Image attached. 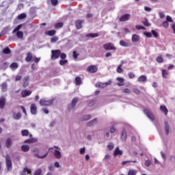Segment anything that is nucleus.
I'll return each mask as SVG.
<instances>
[{
  "mask_svg": "<svg viewBox=\"0 0 175 175\" xmlns=\"http://www.w3.org/2000/svg\"><path fill=\"white\" fill-rule=\"evenodd\" d=\"M54 100H47L46 98H41L40 100V106H44V107H46V106H51V105H53Z\"/></svg>",
  "mask_w": 175,
  "mask_h": 175,
  "instance_id": "obj_1",
  "label": "nucleus"
},
{
  "mask_svg": "<svg viewBox=\"0 0 175 175\" xmlns=\"http://www.w3.org/2000/svg\"><path fill=\"white\" fill-rule=\"evenodd\" d=\"M32 152H35L34 157H37V158H40V159H43V158H46L47 155H49V152H46L44 155L39 154V148H33Z\"/></svg>",
  "mask_w": 175,
  "mask_h": 175,
  "instance_id": "obj_2",
  "label": "nucleus"
},
{
  "mask_svg": "<svg viewBox=\"0 0 175 175\" xmlns=\"http://www.w3.org/2000/svg\"><path fill=\"white\" fill-rule=\"evenodd\" d=\"M59 55H61V50L57 49L51 51V59H58V58H59Z\"/></svg>",
  "mask_w": 175,
  "mask_h": 175,
  "instance_id": "obj_3",
  "label": "nucleus"
},
{
  "mask_svg": "<svg viewBox=\"0 0 175 175\" xmlns=\"http://www.w3.org/2000/svg\"><path fill=\"white\" fill-rule=\"evenodd\" d=\"M77 102H79L78 97H75L72 99L71 104H69L68 106V111H72V110H74V109L76 107Z\"/></svg>",
  "mask_w": 175,
  "mask_h": 175,
  "instance_id": "obj_4",
  "label": "nucleus"
},
{
  "mask_svg": "<svg viewBox=\"0 0 175 175\" xmlns=\"http://www.w3.org/2000/svg\"><path fill=\"white\" fill-rule=\"evenodd\" d=\"M111 83H112L111 80H109L106 83L97 82L95 84V87H96V88H106V87H107V85H111Z\"/></svg>",
  "mask_w": 175,
  "mask_h": 175,
  "instance_id": "obj_5",
  "label": "nucleus"
},
{
  "mask_svg": "<svg viewBox=\"0 0 175 175\" xmlns=\"http://www.w3.org/2000/svg\"><path fill=\"white\" fill-rule=\"evenodd\" d=\"M104 50L111 51V50H117V47L114 46V44L111 42H107L103 45Z\"/></svg>",
  "mask_w": 175,
  "mask_h": 175,
  "instance_id": "obj_6",
  "label": "nucleus"
},
{
  "mask_svg": "<svg viewBox=\"0 0 175 175\" xmlns=\"http://www.w3.org/2000/svg\"><path fill=\"white\" fill-rule=\"evenodd\" d=\"M22 81H23L22 85L23 88H27V87L29 85V75L25 76L23 79Z\"/></svg>",
  "mask_w": 175,
  "mask_h": 175,
  "instance_id": "obj_7",
  "label": "nucleus"
},
{
  "mask_svg": "<svg viewBox=\"0 0 175 175\" xmlns=\"http://www.w3.org/2000/svg\"><path fill=\"white\" fill-rule=\"evenodd\" d=\"M87 72L89 73H96L98 72V67L94 65H90L88 67Z\"/></svg>",
  "mask_w": 175,
  "mask_h": 175,
  "instance_id": "obj_8",
  "label": "nucleus"
},
{
  "mask_svg": "<svg viewBox=\"0 0 175 175\" xmlns=\"http://www.w3.org/2000/svg\"><path fill=\"white\" fill-rule=\"evenodd\" d=\"M144 114L148 116V118H150V121L154 122V115L148 109L143 110Z\"/></svg>",
  "mask_w": 175,
  "mask_h": 175,
  "instance_id": "obj_9",
  "label": "nucleus"
},
{
  "mask_svg": "<svg viewBox=\"0 0 175 175\" xmlns=\"http://www.w3.org/2000/svg\"><path fill=\"white\" fill-rule=\"evenodd\" d=\"M5 162H6V166L8 169H11L12 167V159L10 158V156L9 154H6L5 156Z\"/></svg>",
  "mask_w": 175,
  "mask_h": 175,
  "instance_id": "obj_10",
  "label": "nucleus"
},
{
  "mask_svg": "<svg viewBox=\"0 0 175 175\" xmlns=\"http://www.w3.org/2000/svg\"><path fill=\"white\" fill-rule=\"evenodd\" d=\"M6 106V98L5 96L0 97V109L2 110Z\"/></svg>",
  "mask_w": 175,
  "mask_h": 175,
  "instance_id": "obj_11",
  "label": "nucleus"
},
{
  "mask_svg": "<svg viewBox=\"0 0 175 175\" xmlns=\"http://www.w3.org/2000/svg\"><path fill=\"white\" fill-rule=\"evenodd\" d=\"M31 94H32V91L24 90H22L21 95L22 98H27V96H29Z\"/></svg>",
  "mask_w": 175,
  "mask_h": 175,
  "instance_id": "obj_12",
  "label": "nucleus"
},
{
  "mask_svg": "<svg viewBox=\"0 0 175 175\" xmlns=\"http://www.w3.org/2000/svg\"><path fill=\"white\" fill-rule=\"evenodd\" d=\"M129 18H131V14H125L123 16H122L119 20L120 22H125V21H128V20H129Z\"/></svg>",
  "mask_w": 175,
  "mask_h": 175,
  "instance_id": "obj_13",
  "label": "nucleus"
},
{
  "mask_svg": "<svg viewBox=\"0 0 175 175\" xmlns=\"http://www.w3.org/2000/svg\"><path fill=\"white\" fill-rule=\"evenodd\" d=\"M36 110H38V107L36 106V105L31 104L30 107V111L31 114H36V113H38Z\"/></svg>",
  "mask_w": 175,
  "mask_h": 175,
  "instance_id": "obj_14",
  "label": "nucleus"
},
{
  "mask_svg": "<svg viewBox=\"0 0 175 175\" xmlns=\"http://www.w3.org/2000/svg\"><path fill=\"white\" fill-rule=\"evenodd\" d=\"M139 41H140V36H139V35L133 34L132 36L131 42H133V43H136Z\"/></svg>",
  "mask_w": 175,
  "mask_h": 175,
  "instance_id": "obj_15",
  "label": "nucleus"
},
{
  "mask_svg": "<svg viewBox=\"0 0 175 175\" xmlns=\"http://www.w3.org/2000/svg\"><path fill=\"white\" fill-rule=\"evenodd\" d=\"M32 173V171L31 169H29L28 167H25L22 172L21 173V175H27V174H31Z\"/></svg>",
  "mask_w": 175,
  "mask_h": 175,
  "instance_id": "obj_16",
  "label": "nucleus"
},
{
  "mask_svg": "<svg viewBox=\"0 0 175 175\" xmlns=\"http://www.w3.org/2000/svg\"><path fill=\"white\" fill-rule=\"evenodd\" d=\"M13 146V142H12V138H7L5 141V146L7 148H10Z\"/></svg>",
  "mask_w": 175,
  "mask_h": 175,
  "instance_id": "obj_17",
  "label": "nucleus"
},
{
  "mask_svg": "<svg viewBox=\"0 0 175 175\" xmlns=\"http://www.w3.org/2000/svg\"><path fill=\"white\" fill-rule=\"evenodd\" d=\"M75 27L77 29H81L83 28V21L78 20L75 22Z\"/></svg>",
  "mask_w": 175,
  "mask_h": 175,
  "instance_id": "obj_18",
  "label": "nucleus"
},
{
  "mask_svg": "<svg viewBox=\"0 0 175 175\" xmlns=\"http://www.w3.org/2000/svg\"><path fill=\"white\" fill-rule=\"evenodd\" d=\"M53 155L56 159H61V158H62V154H61V152H59V150H55Z\"/></svg>",
  "mask_w": 175,
  "mask_h": 175,
  "instance_id": "obj_19",
  "label": "nucleus"
},
{
  "mask_svg": "<svg viewBox=\"0 0 175 175\" xmlns=\"http://www.w3.org/2000/svg\"><path fill=\"white\" fill-rule=\"evenodd\" d=\"M122 150H120L119 147H116L113 153L114 157H117V155H122Z\"/></svg>",
  "mask_w": 175,
  "mask_h": 175,
  "instance_id": "obj_20",
  "label": "nucleus"
},
{
  "mask_svg": "<svg viewBox=\"0 0 175 175\" xmlns=\"http://www.w3.org/2000/svg\"><path fill=\"white\" fill-rule=\"evenodd\" d=\"M160 110L162 111V113H164L165 116H167V113H169V110L165 105H161L160 106Z\"/></svg>",
  "mask_w": 175,
  "mask_h": 175,
  "instance_id": "obj_21",
  "label": "nucleus"
},
{
  "mask_svg": "<svg viewBox=\"0 0 175 175\" xmlns=\"http://www.w3.org/2000/svg\"><path fill=\"white\" fill-rule=\"evenodd\" d=\"M32 58H33V56L32 55V53L31 52H28L27 53V56L25 57V61L27 62H31V61H32Z\"/></svg>",
  "mask_w": 175,
  "mask_h": 175,
  "instance_id": "obj_22",
  "label": "nucleus"
},
{
  "mask_svg": "<svg viewBox=\"0 0 175 175\" xmlns=\"http://www.w3.org/2000/svg\"><path fill=\"white\" fill-rule=\"evenodd\" d=\"M44 33L47 36H54V35L57 33V31L55 30H49V31H46Z\"/></svg>",
  "mask_w": 175,
  "mask_h": 175,
  "instance_id": "obj_23",
  "label": "nucleus"
},
{
  "mask_svg": "<svg viewBox=\"0 0 175 175\" xmlns=\"http://www.w3.org/2000/svg\"><path fill=\"white\" fill-rule=\"evenodd\" d=\"M120 139H121L122 142L126 141V131H125V129H123L122 131V135H121Z\"/></svg>",
  "mask_w": 175,
  "mask_h": 175,
  "instance_id": "obj_24",
  "label": "nucleus"
},
{
  "mask_svg": "<svg viewBox=\"0 0 175 175\" xmlns=\"http://www.w3.org/2000/svg\"><path fill=\"white\" fill-rule=\"evenodd\" d=\"M137 81L139 83H144V81H147V76L146 75H141L138 77Z\"/></svg>",
  "mask_w": 175,
  "mask_h": 175,
  "instance_id": "obj_25",
  "label": "nucleus"
},
{
  "mask_svg": "<svg viewBox=\"0 0 175 175\" xmlns=\"http://www.w3.org/2000/svg\"><path fill=\"white\" fill-rule=\"evenodd\" d=\"M98 122V119L94 118L92 120H90L89 122L87 124V126H94V124H96Z\"/></svg>",
  "mask_w": 175,
  "mask_h": 175,
  "instance_id": "obj_26",
  "label": "nucleus"
},
{
  "mask_svg": "<svg viewBox=\"0 0 175 175\" xmlns=\"http://www.w3.org/2000/svg\"><path fill=\"white\" fill-rule=\"evenodd\" d=\"M165 131L167 135L170 133V127H169V122H165Z\"/></svg>",
  "mask_w": 175,
  "mask_h": 175,
  "instance_id": "obj_27",
  "label": "nucleus"
},
{
  "mask_svg": "<svg viewBox=\"0 0 175 175\" xmlns=\"http://www.w3.org/2000/svg\"><path fill=\"white\" fill-rule=\"evenodd\" d=\"M1 91L3 92H6L8 91V83L3 82L1 84Z\"/></svg>",
  "mask_w": 175,
  "mask_h": 175,
  "instance_id": "obj_28",
  "label": "nucleus"
},
{
  "mask_svg": "<svg viewBox=\"0 0 175 175\" xmlns=\"http://www.w3.org/2000/svg\"><path fill=\"white\" fill-rule=\"evenodd\" d=\"M120 46H122V47H131V44L126 42L124 40H120Z\"/></svg>",
  "mask_w": 175,
  "mask_h": 175,
  "instance_id": "obj_29",
  "label": "nucleus"
},
{
  "mask_svg": "<svg viewBox=\"0 0 175 175\" xmlns=\"http://www.w3.org/2000/svg\"><path fill=\"white\" fill-rule=\"evenodd\" d=\"M10 68L12 70H16V69L18 68V64H17V62H14L10 64Z\"/></svg>",
  "mask_w": 175,
  "mask_h": 175,
  "instance_id": "obj_30",
  "label": "nucleus"
},
{
  "mask_svg": "<svg viewBox=\"0 0 175 175\" xmlns=\"http://www.w3.org/2000/svg\"><path fill=\"white\" fill-rule=\"evenodd\" d=\"M21 150L23 152H28L29 151V146L28 145H23L21 146Z\"/></svg>",
  "mask_w": 175,
  "mask_h": 175,
  "instance_id": "obj_31",
  "label": "nucleus"
},
{
  "mask_svg": "<svg viewBox=\"0 0 175 175\" xmlns=\"http://www.w3.org/2000/svg\"><path fill=\"white\" fill-rule=\"evenodd\" d=\"M117 80L118 81H120V83H117V85H118V87H122V85H124V83H124V78L118 77Z\"/></svg>",
  "mask_w": 175,
  "mask_h": 175,
  "instance_id": "obj_32",
  "label": "nucleus"
},
{
  "mask_svg": "<svg viewBox=\"0 0 175 175\" xmlns=\"http://www.w3.org/2000/svg\"><path fill=\"white\" fill-rule=\"evenodd\" d=\"M13 118H14V120H20V118H21V113L20 112H18L17 113H14Z\"/></svg>",
  "mask_w": 175,
  "mask_h": 175,
  "instance_id": "obj_33",
  "label": "nucleus"
},
{
  "mask_svg": "<svg viewBox=\"0 0 175 175\" xmlns=\"http://www.w3.org/2000/svg\"><path fill=\"white\" fill-rule=\"evenodd\" d=\"M16 38L18 39H23L24 38V33L23 31H16Z\"/></svg>",
  "mask_w": 175,
  "mask_h": 175,
  "instance_id": "obj_34",
  "label": "nucleus"
},
{
  "mask_svg": "<svg viewBox=\"0 0 175 175\" xmlns=\"http://www.w3.org/2000/svg\"><path fill=\"white\" fill-rule=\"evenodd\" d=\"M167 76H169V72L166 70H162V77L163 79H167Z\"/></svg>",
  "mask_w": 175,
  "mask_h": 175,
  "instance_id": "obj_35",
  "label": "nucleus"
},
{
  "mask_svg": "<svg viewBox=\"0 0 175 175\" xmlns=\"http://www.w3.org/2000/svg\"><path fill=\"white\" fill-rule=\"evenodd\" d=\"M98 36H99V33H88L86 37L87 38H98Z\"/></svg>",
  "mask_w": 175,
  "mask_h": 175,
  "instance_id": "obj_36",
  "label": "nucleus"
},
{
  "mask_svg": "<svg viewBox=\"0 0 175 175\" xmlns=\"http://www.w3.org/2000/svg\"><path fill=\"white\" fill-rule=\"evenodd\" d=\"M122 65H124V62H122V64H120L118 66L117 70H116V72H117L118 73H122V71H123V70H122Z\"/></svg>",
  "mask_w": 175,
  "mask_h": 175,
  "instance_id": "obj_37",
  "label": "nucleus"
},
{
  "mask_svg": "<svg viewBox=\"0 0 175 175\" xmlns=\"http://www.w3.org/2000/svg\"><path fill=\"white\" fill-rule=\"evenodd\" d=\"M36 139L34 138L28 139L24 141V143H27L28 144H31V143H35Z\"/></svg>",
  "mask_w": 175,
  "mask_h": 175,
  "instance_id": "obj_38",
  "label": "nucleus"
},
{
  "mask_svg": "<svg viewBox=\"0 0 175 175\" xmlns=\"http://www.w3.org/2000/svg\"><path fill=\"white\" fill-rule=\"evenodd\" d=\"M23 27V25H18L13 31L12 33H16V32L20 31V29Z\"/></svg>",
  "mask_w": 175,
  "mask_h": 175,
  "instance_id": "obj_39",
  "label": "nucleus"
},
{
  "mask_svg": "<svg viewBox=\"0 0 175 175\" xmlns=\"http://www.w3.org/2000/svg\"><path fill=\"white\" fill-rule=\"evenodd\" d=\"M76 85H80L81 84V78L80 77H77L75 78Z\"/></svg>",
  "mask_w": 175,
  "mask_h": 175,
  "instance_id": "obj_40",
  "label": "nucleus"
},
{
  "mask_svg": "<svg viewBox=\"0 0 175 175\" xmlns=\"http://www.w3.org/2000/svg\"><path fill=\"white\" fill-rule=\"evenodd\" d=\"M62 27H64V23H57L54 25V27L56 29H59L60 28H62Z\"/></svg>",
  "mask_w": 175,
  "mask_h": 175,
  "instance_id": "obj_41",
  "label": "nucleus"
},
{
  "mask_svg": "<svg viewBox=\"0 0 175 175\" xmlns=\"http://www.w3.org/2000/svg\"><path fill=\"white\" fill-rule=\"evenodd\" d=\"M143 25H144L145 27H150L151 24L150 22H148V19L145 18V21L142 22Z\"/></svg>",
  "mask_w": 175,
  "mask_h": 175,
  "instance_id": "obj_42",
  "label": "nucleus"
},
{
  "mask_svg": "<svg viewBox=\"0 0 175 175\" xmlns=\"http://www.w3.org/2000/svg\"><path fill=\"white\" fill-rule=\"evenodd\" d=\"M11 53H12V51L10 50V49H9V47H5L3 50V54H10Z\"/></svg>",
  "mask_w": 175,
  "mask_h": 175,
  "instance_id": "obj_43",
  "label": "nucleus"
},
{
  "mask_svg": "<svg viewBox=\"0 0 175 175\" xmlns=\"http://www.w3.org/2000/svg\"><path fill=\"white\" fill-rule=\"evenodd\" d=\"M21 135L22 136H28V135H29V131L27 129L22 130Z\"/></svg>",
  "mask_w": 175,
  "mask_h": 175,
  "instance_id": "obj_44",
  "label": "nucleus"
},
{
  "mask_svg": "<svg viewBox=\"0 0 175 175\" xmlns=\"http://www.w3.org/2000/svg\"><path fill=\"white\" fill-rule=\"evenodd\" d=\"M156 61L159 64H162V62H163V57H162L161 55H159V57H157Z\"/></svg>",
  "mask_w": 175,
  "mask_h": 175,
  "instance_id": "obj_45",
  "label": "nucleus"
},
{
  "mask_svg": "<svg viewBox=\"0 0 175 175\" xmlns=\"http://www.w3.org/2000/svg\"><path fill=\"white\" fill-rule=\"evenodd\" d=\"M109 151H112V150L114 148V144L113 143H109L107 146Z\"/></svg>",
  "mask_w": 175,
  "mask_h": 175,
  "instance_id": "obj_46",
  "label": "nucleus"
},
{
  "mask_svg": "<svg viewBox=\"0 0 175 175\" xmlns=\"http://www.w3.org/2000/svg\"><path fill=\"white\" fill-rule=\"evenodd\" d=\"M137 174V171L136 170H130L128 172V175H135Z\"/></svg>",
  "mask_w": 175,
  "mask_h": 175,
  "instance_id": "obj_47",
  "label": "nucleus"
},
{
  "mask_svg": "<svg viewBox=\"0 0 175 175\" xmlns=\"http://www.w3.org/2000/svg\"><path fill=\"white\" fill-rule=\"evenodd\" d=\"M25 17H27V14H25V13L20 14L18 16V20H23V19L25 18Z\"/></svg>",
  "mask_w": 175,
  "mask_h": 175,
  "instance_id": "obj_48",
  "label": "nucleus"
},
{
  "mask_svg": "<svg viewBox=\"0 0 175 175\" xmlns=\"http://www.w3.org/2000/svg\"><path fill=\"white\" fill-rule=\"evenodd\" d=\"M88 120H91V115L83 116L82 121H88Z\"/></svg>",
  "mask_w": 175,
  "mask_h": 175,
  "instance_id": "obj_49",
  "label": "nucleus"
},
{
  "mask_svg": "<svg viewBox=\"0 0 175 175\" xmlns=\"http://www.w3.org/2000/svg\"><path fill=\"white\" fill-rule=\"evenodd\" d=\"M55 42H58V37L57 36H53L51 38V43H55Z\"/></svg>",
  "mask_w": 175,
  "mask_h": 175,
  "instance_id": "obj_50",
  "label": "nucleus"
},
{
  "mask_svg": "<svg viewBox=\"0 0 175 175\" xmlns=\"http://www.w3.org/2000/svg\"><path fill=\"white\" fill-rule=\"evenodd\" d=\"M95 105V101L94 100H90L88 104V106H89V107H92V106Z\"/></svg>",
  "mask_w": 175,
  "mask_h": 175,
  "instance_id": "obj_51",
  "label": "nucleus"
},
{
  "mask_svg": "<svg viewBox=\"0 0 175 175\" xmlns=\"http://www.w3.org/2000/svg\"><path fill=\"white\" fill-rule=\"evenodd\" d=\"M66 64H68V59H61L59 61V65H61L62 66H64V65H65Z\"/></svg>",
  "mask_w": 175,
  "mask_h": 175,
  "instance_id": "obj_52",
  "label": "nucleus"
},
{
  "mask_svg": "<svg viewBox=\"0 0 175 175\" xmlns=\"http://www.w3.org/2000/svg\"><path fill=\"white\" fill-rule=\"evenodd\" d=\"M33 61L35 62V64H39V62L40 61V57H36V56H34L33 57Z\"/></svg>",
  "mask_w": 175,
  "mask_h": 175,
  "instance_id": "obj_53",
  "label": "nucleus"
},
{
  "mask_svg": "<svg viewBox=\"0 0 175 175\" xmlns=\"http://www.w3.org/2000/svg\"><path fill=\"white\" fill-rule=\"evenodd\" d=\"M122 92L124 94H131V92H132V91H131V89H129V88H124V89H123Z\"/></svg>",
  "mask_w": 175,
  "mask_h": 175,
  "instance_id": "obj_54",
  "label": "nucleus"
},
{
  "mask_svg": "<svg viewBox=\"0 0 175 175\" xmlns=\"http://www.w3.org/2000/svg\"><path fill=\"white\" fill-rule=\"evenodd\" d=\"M79 54L77 53V51H75L72 53V57L75 59H77V57H79Z\"/></svg>",
  "mask_w": 175,
  "mask_h": 175,
  "instance_id": "obj_55",
  "label": "nucleus"
},
{
  "mask_svg": "<svg viewBox=\"0 0 175 175\" xmlns=\"http://www.w3.org/2000/svg\"><path fill=\"white\" fill-rule=\"evenodd\" d=\"M59 57L62 59H66V54H65L64 53H61V51H60Z\"/></svg>",
  "mask_w": 175,
  "mask_h": 175,
  "instance_id": "obj_56",
  "label": "nucleus"
},
{
  "mask_svg": "<svg viewBox=\"0 0 175 175\" xmlns=\"http://www.w3.org/2000/svg\"><path fill=\"white\" fill-rule=\"evenodd\" d=\"M167 23H173V19L172 18V17H170V16H166V21Z\"/></svg>",
  "mask_w": 175,
  "mask_h": 175,
  "instance_id": "obj_57",
  "label": "nucleus"
},
{
  "mask_svg": "<svg viewBox=\"0 0 175 175\" xmlns=\"http://www.w3.org/2000/svg\"><path fill=\"white\" fill-rule=\"evenodd\" d=\"M133 92H134V94H136L137 95H140V94H141L140 90H139V89H136V88H134L133 90Z\"/></svg>",
  "mask_w": 175,
  "mask_h": 175,
  "instance_id": "obj_58",
  "label": "nucleus"
},
{
  "mask_svg": "<svg viewBox=\"0 0 175 175\" xmlns=\"http://www.w3.org/2000/svg\"><path fill=\"white\" fill-rule=\"evenodd\" d=\"M163 28H169V22H167V21H164L163 23Z\"/></svg>",
  "mask_w": 175,
  "mask_h": 175,
  "instance_id": "obj_59",
  "label": "nucleus"
},
{
  "mask_svg": "<svg viewBox=\"0 0 175 175\" xmlns=\"http://www.w3.org/2000/svg\"><path fill=\"white\" fill-rule=\"evenodd\" d=\"M53 6H57L58 5V0H51Z\"/></svg>",
  "mask_w": 175,
  "mask_h": 175,
  "instance_id": "obj_60",
  "label": "nucleus"
},
{
  "mask_svg": "<svg viewBox=\"0 0 175 175\" xmlns=\"http://www.w3.org/2000/svg\"><path fill=\"white\" fill-rule=\"evenodd\" d=\"M151 32H152L153 36H154V38H158V36H159L158 35V33L157 31H155V30H152Z\"/></svg>",
  "mask_w": 175,
  "mask_h": 175,
  "instance_id": "obj_61",
  "label": "nucleus"
},
{
  "mask_svg": "<svg viewBox=\"0 0 175 175\" xmlns=\"http://www.w3.org/2000/svg\"><path fill=\"white\" fill-rule=\"evenodd\" d=\"M135 74H133V72H129V79H135Z\"/></svg>",
  "mask_w": 175,
  "mask_h": 175,
  "instance_id": "obj_62",
  "label": "nucleus"
},
{
  "mask_svg": "<svg viewBox=\"0 0 175 175\" xmlns=\"http://www.w3.org/2000/svg\"><path fill=\"white\" fill-rule=\"evenodd\" d=\"M144 35L146 36V38H151L152 36V34L150 32H145Z\"/></svg>",
  "mask_w": 175,
  "mask_h": 175,
  "instance_id": "obj_63",
  "label": "nucleus"
},
{
  "mask_svg": "<svg viewBox=\"0 0 175 175\" xmlns=\"http://www.w3.org/2000/svg\"><path fill=\"white\" fill-rule=\"evenodd\" d=\"M170 161L171 162H175V157L173 156V155H171V156L170 157Z\"/></svg>",
  "mask_w": 175,
  "mask_h": 175,
  "instance_id": "obj_64",
  "label": "nucleus"
}]
</instances>
